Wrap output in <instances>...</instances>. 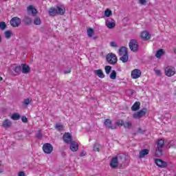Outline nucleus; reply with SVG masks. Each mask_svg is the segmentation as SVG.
Returning a JSON list of instances; mask_svg holds the SVG:
<instances>
[{"mask_svg":"<svg viewBox=\"0 0 176 176\" xmlns=\"http://www.w3.org/2000/svg\"><path fill=\"white\" fill-rule=\"evenodd\" d=\"M141 105V102H135L133 105L131 107V111H135L140 109V107Z\"/></svg>","mask_w":176,"mask_h":176,"instance_id":"412c9836","label":"nucleus"},{"mask_svg":"<svg viewBox=\"0 0 176 176\" xmlns=\"http://www.w3.org/2000/svg\"><path fill=\"white\" fill-rule=\"evenodd\" d=\"M6 1H8V0H6Z\"/></svg>","mask_w":176,"mask_h":176,"instance_id":"5fc2aeb1","label":"nucleus"},{"mask_svg":"<svg viewBox=\"0 0 176 176\" xmlns=\"http://www.w3.org/2000/svg\"><path fill=\"white\" fill-rule=\"evenodd\" d=\"M43 151L44 153L49 155L53 152V145L50 144V143H45L43 146Z\"/></svg>","mask_w":176,"mask_h":176,"instance_id":"423d86ee","label":"nucleus"},{"mask_svg":"<svg viewBox=\"0 0 176 176\" xmlns=\"http://www.w3.org/2000/svg\"><path fill=\"white\" fill-rule=\"evenodd\" d=\"M118 166H119V161L118 156H115L111 159L110 167H111V168H117Z\"/></svg>","mask_w":176,"mask_h":176,"instance_id":"9b49d317","label":"nucleus"},{"mask_svg":"<svg viewBox=\"0 0 176 176\" xmlns=\"http://www.w3.org/2000/svg\"><path fill=\"white\" fill-rule=\"evenodd\" d=\"M163 146H164V140L160 139L157 142V149L155 150V155L157 157L163 155Z\"/></svg>","mask_w":176,"mask_h":176,"instance_id":"f03ea898","label":"nucleus"},{"mask_svg":"<svg viewBox=\"0 0 176 176\" xmlns=\"http://www.w3.org/2000/svg\"><path fill=\"white\" fill-rule=\"evenodd\" d=\"M110 79H116V71H112V72L110 74Z\"/></svg>","mask_w":176,"mask_h":176,"instance_id":"e433bc0d","label":"nucleus"},{"mask_svg":"<svg viewBox=\"0 0 176 176\" xmlns=\"http://www.w3.org/2000/svg\"><path fill=\"white\" fill-rule=\"evenodd\" d=\"M147 112H148V109H146V108H143L140 111L133 113V119H141L142 118H144L145 115H146Z\"/></svg>","mask_w":176,"mask_h":176,"instance_id":"7ed1b4c3","label":"nucleus"},{"mask_svg":"<svg viewBox=\"0 0 176 176\" xmlns=\"http://www.w3.org/2000/svg\"><path fill=\"white\" fill-rule=\"evenodd\" d=\"M94 151L95 152H100V146L98 144H95L94 146Z\"/></svg>","mask_w":176,"mask_h":176,"instance_id":"4c0bfd02","label":"nucleus"},{"mask_svg":"<svg viewBox=\"0 0 176 176\" xmlns=\"http://www.w3.org/2000/svg\"><path fill=\"white\" fill-rule=\"evenodd\" d=\"M2 164V161L0 160V166Z\"/></svg>","mask_w":176,"mask_h":176,"instance_id":"864d4df0","label":"nucleus"},{"mask_svg":"<svg viewBox=\"0 0 176 176\" xmlns=\"http://www.w3.org/2000/svg\"><path fill=\"white\" fill-rule=\"evenodd\" d=\"M129 46L130 50L132 52H138L139 46H138V43L137 42V40L135 39L131 40L129 43Z\"/></svg>","mask_w":176,"mask_h":176,"instance_id":"39448f33","label":"nucleus"},{"mask_svg":"<svg viewBox=\"0 0 176 176\" xmlns=\"http://www.w3.org/2000/svg\"><path fill=\"white\" fill-rule=\"evenodd\" d=\"M151 35L146 30L142 32L140 34V37L143 41H149V39H151Z\"/></svg>","mask_w":176,"mask_h":176,"instance_id":"4468645a","label":"nucleus"},{"mask_svg":"<svg viewBox=\"0 0 176 176\" xmlns=\"http://www.w3.org/2000/svg\"><path fill=\"white\" fill-rule=\"evenodd\" d=\"M4 35L6 39H10V37L12 36V31H10V30L6 31L4 33Z\"/></svg>","mask_w":176,"mask_h":176,"instance_id":"7c9ffc66","label":"nucleus"},{"mask_svg":"<svg viewBox=\"0 0 176 176\" xmlns=\"http://www.w3.org/2000/svg\"><path fill=\"white\" fill-rule=\"evenodd\" d=\"M64 74H71V69H69L68 71H64Z\"/></svg>","mask_w":176,"mask_h":176,"instance_id":"49530a36","label":"nucleus"},{"mask_svg":"<svg viewBox=\"0 0 176 176\" xmlns=\"http://www.w3.org/2000/svg\"><path fill=\"white\" fill-rule=\"evenodd\" d=\"M106 25L107 28L112 30V28H115V27H116V23H115V20L111 19V20L108 19L106 21Z\"/></svg>","mask_w":176,"mask_h":176,"instance_id":"2eb2a0df","label":"nucleus"},{"mask_svg":"<svg viewBox=\"0 0 176 176\" xmlns=\"http://www.w3.org/2000/svg\"><path fill=\"white\" fill-rule=\"evenodd\" d=\"M20 114H19V113H14L12 115L11 119H12V120H20Z\"/></svg>","mask_w":176,"mask_h":176,"instance_id":"cd10ccee","label":"nucleus"},{"mask_svg":"<svg viewBox=\"0 0 176 176\" xmlns=\"http://www.w3.org/2000/svg\"><path fill=\"white\" fill-rule=\"evenodd\" d=\"M2 126L4 128V129H9V127H11L12 126V121L10 120H5L3 122V124H2Z\"/></svg>","mask_w":176,"mask_h":176,"instance_id":"6ab92c4d","label":"nucleus"},{"mask_svg":"<svg viewBox=\"0 0 176 176\" xmlns=\"http://www.w3.org/2000/svg\"><path fill=\"white\" fill-rule=\"evenodd\" d=\"M1 42H2V38L0 36V43H1Z\"/></svg>","mask_w":176,"mask_h":176,"instance_id":"8fccbe9b","label":"nucleus"},{"mask_svg":"<svg viewBox=\"0 0 176 176\" xmlns=\"http://www.w3.org/2000/svg\"><path fill=\"white\" fill-rule=\"evenodd\" d=\"M3 80V78L2 77H0V81Z\"/></svg>","mask_w":176,"mask_h":176,"instance_id":"3c124183","label":"nucleus"},{"mask_svg":"<svg viewBox=\"0 0 176 176\" xmlns=\"http://www.w3.org/2000/svg\"><path fill=\"white\" fill-rule=\"evenodd\" d=\"M120 60L122 61V63H127V61H129V54L121 56Z\"/></svg>","mask_w":176,"mask_h":176,"instance_id":"bb28decb","label":"nucleus"},{"mask_svg":"<svg viewBox=\"0 0 176 176\" xmlns=\"http://www.w3.org/2000/svg\"><path fill=\"white\" fill-rule=\"evenodd\" d=\"M65 13V8L63 6H58L56 8H51L49 10V14L50 16H57V14H60L63 16Z\"/></svg>","mask_w":176,"mask_h":176,"instance_id":"f257e3e1","label":"nucleus"},{"mask_svg":"<svg viewBox=\"0 0 176 176\" xmlns=\"http://www.w3.org/2000/svg\"><path fill=\"white\" fill-rule=\"evenodd\" d=\"M124 129H131L133 127V122L131 121L124 122Z\"/></svg>","mask_w":176,"mask_h":176,"instance_id":"393cba45","label":"nucleus"},{"mask_svg":"<svg viewBox=\"0 0 176 176\" xmlns=\"http://www.w3.org/2000/svg\"><path fill=\"white\" fill-rule=\"evenodd\" d=\"M69 149L72 152H77L78 149H79V144L75 141H72L70 143Z\"/></svg>","mask_w":176,"mask_h":176,"instance_id":"f8f14e48","label":"nucleus"},{"mask_svg":"<svg viewBox=\"0 0 176 176\" xmlns=\"http://www.w3.org/2000/svg\"><path fill=\"white\" fill-rule=\"evenodd\" d=\"M6 28V23L5 22H0V29L2 30Z\"/></svg>","mask_w":176,"mask_h":176,"instance_id":"58836bf2","label":"nucleus"},{"mask_svg":"<svg viewBox=\"0 0 176 176\" xmlns=\"http://www.w3.org/2000/svg\"><path fill=\"white\" fill-rule=\"evenodd\" d=\"M163 54H164V50L160 49L157 51V52L155 54V57L157 58H160V57H162V56H163Z\"/></svg>","mask_w":176,"mask_h":176,"instance_id":"b1692460","label":"nucleus"},{"mask_svg":"<svg viewBox=\"0 0 176 176\" xmlns=\"http://www.w3.org/2000/svg\"><path fill=\"white\" fill-rule=\"evenodd\" d=\"M104 70L107 75H109V74H111V71H112V67L107 65L104 67Z\"/></svg>","mask_w":176,"mask_h":176,"instance_id":"2f4dec72","label":"nucleus"},{"mask_svg":"<svg viewBox=\"0 0 176 176\" xmlns=\"http://www.w3.org/2000/svg\"><path fill=\"white\" fill-rule=\"evenodd\" d=\"M165 75L166 76H173L175 75V68L168 66L165 69Z\"/></svg>","mask_w":176,"mask_h":176,"instance_id":"1a4fd4ad","label":"nucleus"},{"mask_svg":"<svg viewBox=\"0 0 176 176\" xmlns=\"http://www.w3.org/2000/svg\"><path fill=\"white\" fill-rule=\"evenodd\" d=\"M28 12L29 14L31 13L32 16H35L38 13V11L36 10V9H35V8H34V6H29L28 7Z\"/></svg>","mask_w":176,"mask_h":176,"instance_id":"a211bd4d","label":"nucleus"},{"mask_svg":"<svg viewBox=\"0 0 176 176\" xmlns=\"http://www.w3.org/2000/svg\"><path fill=\"white\" fill-rule=\"evenodd\" d=\"M21 72L23 74H30V71H31V67L27 64H21Z\"/></svg>","mask_w":176,"mask_h":176,"instance_id":"dca6fc26","label":"nucleus"},{"mask_svg":"<svg viewBox=\"0 0 176 176\" xmlns=\"http://www.w3.org/2000/svg\"><path fill=\"white\" fill-rule=\"evenodd\" d=\"M116 126H123L124 124V121L123 120H118L116 122Z\"/></svg>","mask_w":176,"mask_h":176,"instance_id":"c9c22d12","label":"nucleus"},{"mask_svg":"<svg viewBox=\"0 0 176 176\" xmlns=\"http://www.w3.org/2000/svg\"><path fill=\"white\" fill-rule=\"evenodd\" d=\"M87 35L89 38H91V36L94 35V30H93V28H89L87 30Z\"/></svg>","mask_w":176,"mask_h":176,"instance_id":"c85d7f7f","label":"nucleus"},{"mask_svg":"<svg viewBox=\"0 0 176 176\" xmlns=\"http://www.w3.org/2000/svg\"><path fill=\"white\" fill-rule=\"evenodd\" d=\"M104 16L106 17H110V16H112V11L109 9H107L104 11Z\"/></svg>","mask_w":176,"mask_h":176,"instance_id":"72a5a7b5","label":"nucleus"},{"mask_svg":"<svg viewBox=\"0 0 176 176\" xmlns=\"http://www.w3.org/2000/svg\"><path fill=\"white\" fill-rule=\"evenodd\" d=\"M12 27H19L21 24V19L17 16L13 17L10 20Z\"/></svg>","mask_w":176,"mask_h":176,"instance_id":"6e6552de","label":"nucleus"},{"mask_svg":"<svg viewBox=\"0 0 176 176\" xmlns=\"http://www.w3.org/2000/svg\"><path fill=\"white\" fill-rule=\"evenodd\" d=\"M14 71L16 75H20V72H21V66H16Z\"/></svg>","mask_w":176,"mask_h":176,"instance_id":"c756f323","label":"nucleus"},{"mask_svg":"<svg viewBox=\"0 0 176 176\" xmlns=\"http://www.w3.org/2000/svg\"><path fill=\"white\" fill-rule=\"evenodd\" d=\"M63 141L65 142V144H71L72 142V136L71 135V133H65L63 136Z\"/></svg>","mask_w":176,"mask_h":176,"instance_id":"9d476101","label":"nucleus"},{"mask_svg":"<svg viewBox=\"0 0 176 176\" xmlns=\"http://www.w3.org/2000/svg\"><path fill=\"white\" fill-rule=\"evenodd\" d=\"M139 3H140V5H145L146 3V0H139Z\"/></svg>","mask_w":176,"mask_h":176,"instance_id":"37998d69","label":"nucleus"},{"mask_svg":"<svg viewBox=\"0 0 176 176\" xmlns=\"http://www.w3.org/2000/svg\"><path fill=\"white\" fill-rule=\"evenodd\" d=\"M155 163L160 168H166L168 166V163L157 158L155 160Z\"/></svg>","mask_w":176,"mask_h":176,"instance_id":"0eeeda50","label":"nucleus"},{"mask_svg":"<svg viewBox=\"0 0 176 176\" xmlns=\"http://www.w3.org/2000/svg\"><path fill=\"white\" fill-rule=\"evenodd\" d=\"M104 124L107 127V129H111V130H115V129H116V126H112V121L109 119H106Z\"/></svg>","mask_w":176,"mask_h":176,"instance_id":"f3484780","label":"nucleus"},{"mask_svg":"<svg viewBox=\"0 0 176 176\" xmlns=\"http://www.w3.org/2000/svg\"><path fill=\"white\" fill-rule=\"evenodd\" d=\"M156 75H162V72L160 70H155Z\"/></svg>","mask_w":176,"mask_h":176,"instance_id":"a18cd8bd","label":"nucleus"},{"mask_svg":"<svg viewBox=\"0 0 176 176\" xmlns=\"http://www.w3.org/2000/svg\"><path fill=\"white\" fill-rule=\"evenodd\" d=\"M106 60L109 64H116L118 63V57L115 54H109L106 56Z\"/></svg>","mask_w":176,"mask_h":176,"instance_id":"20e7f679","label":"nucleus"},{"mask_svg":"<svg viewBox=\"0 0 176 176\" xmlns=\"http://www.w3.org/2000/svg\"><path fill=\"white\" fill-rule=\"evenodd\" d=\"M56 129H58V130H63V129H64V126L60 124H56Z\"/></svg>","mask_w":176,"mask_h":176,"instance_id":"ea45409f","label":"nucleus"},{"mask_svg":"<svg viewBox=\"0 0 176 176\" xmlns=\"http://www.w3.org/2000/svg\"><path fill=\"white\" fill-rule=\"evenodd\" d=\"M96 75L98 76V78H100L101 79L105 78V75L104 74V72H102V70L98 69L95 71Z\"/></svg>","mask_w":176,"mask_h":176,"instance_id":"4be33fe9","label":"nucleus"},{"mask_svg":"<svg viewBox=\"0 0 176 176\" xmlns=\"http://www.w3.org/2000/svg\"><path fill=\"white\" fill-rule=\"evenodd\" d=\"M0 173H3V170L0 169Z\"/></svg>","mask_w":176,"mask_h":176,"instance_id":"603ef678","label":"nucleus"},{"mask_svg":"<svg viewBox=\"0 0 176 176\" xmlns=\"http://www.w3.org/2000/svg\"><path fill=\"white\" fill-rule=\"evenodd\" d=\"M149 153V150L148 149H143L142 150L140 153H139V157L140 159H142L143 157H145V156H146V155H148Z\"/></svg>","mask_w":176,"mask_h":176,"instance_id":"aec40b11","label":"nucleus"},{"mask_svg":"<svg viewBox=\"0 0 176 176\" xmlns=\"http://www.w3.org/2000/svg\"><path fill=\"white\" fill-rule=\"evenodd\" d=\"M37 138H42V134H41L40 132L37 135Z\"/></svg>","mask_w":176,"mask_h":176,"instance_id":"de8ad7c7","label":"nucleus"},{"mask_svg":"<svg viewBox=\"0 0 176 176\" xmlns=\"http://www.w3.org/2000/svg\"><path fill=\"white\" fill-rule=\"evenodd\" d=\"M34 23L35 25H41L42 21H41V18L36 17L34 19Z\"/></svg>","mask_w":176,"mask_h":176,"instance_id":"473e14b6","label":"nucleus"},{"mask_svg":"<svg viewBox=\"0 0 176 176\" xmlns=\"http://www.w3.org/2000/svg\"><path fill=\"white\" fill-rule=\"evenodd\" d=\"M31 102H32V99L26 98L23 100V104L25 105H30V104H31Z\"/></svg>","mask_w":176,"mask_h":176,"instance_id":"f704fd0d","label":"nucleus"},{"mask_svg":"<svg viewBox=\"0 0 176 176\" xmlns=\"http://www.w3.org/2000/svg\"><path fill=\"white\" fill-rule=\"evenodd\" d=\"M18 176H25V173L21 171L18 173Z\"/></svg>","mask_w":176,"mask_h":176,"instance_id":"c03bdc74","label":"nucleus"},{"mask_svg":"<svg viewBox=\"0 0 176 176\" xmlns=\"http://www.w3.org/2000/svg\"><path fill=\"white\" fill-rule=\"evenodd\" d=\"M125 54H128L127 48L126 47H122L119 50V56H124Z\"/></svg>","mask_w":176,"mask_h":176,"instance_id":"5701e85b","label":"nucleus"},{"mask_svg":"<svg viewBox=\"0 0 176 176\" xmlns=\"http://www.w3.org/2000/svg\"><path fill=\"white\" fill-rule=\"evenodd\" d=\"M110 46H111V47H118V45H116V43H115V41H111L110 43Z\"/></svg>","mask_w":176,"mask_h":176,"instance_id":"a19ab883","label":"nucleus"},{"mask_svg":"<svg viewBox=\"0 0 176 176\" xmlns=\"http://www.w3.org/2000/svg\"><path fill=\"white\" fill-rule=\"evenodd\" d=\"M23 21L25 23V24H27V25H30V24H31L32 23V19H31V18L25 16L24 19H23Z\"/></svg>","mask_w":176,"mask_h":176,"instance_id":"a878e982","label":"nucleus"},{"mask_svg":"<svg viewBox=\"0 0 176 176\" xmlns=\"http://www.w3.org/2000/svg\"><path fill=\"white\" fill-rule=\"evenodd\" d=\"M80 156H85V153H82L80 154Z\"/></svg>","mask_w":176,"mask_h":176,"instance_id":"09e8293b","label":"nucleus"},{"mask_svg":"<svg viewBox=\"0 0 176 176\" xmlns=\"http://www.w3.org/2000/svg\"><path fill=\"white\" fill-rule=\"evenodd\" d=\"M21 120L23 123H27V122H28V119H27V117L25 116H23L21 118Z\"/></svg>","mask_w":176,"mask_h":176,"instance_id":"79ce46f5","label":"nucleus"},{"mask_svg":"<svg viewBox=\"0 0 176 176\" xmlns=\"http://www.w3.org/2000/svg\"><path fill=\"white\" fill-rule=\"evenodd\" d=\"M131 78L133 79H138L141 76V70L138 69H135L131 72Z\"/></svg>","mask_w":176,"mask_h":176,"instance_id":"ddd939ff","label":"nucleus"}]
</instances>
